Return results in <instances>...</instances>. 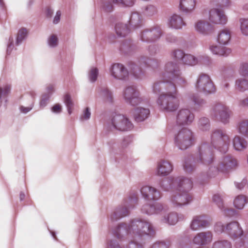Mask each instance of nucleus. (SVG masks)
I'll list each match as a JSON object with an SVG mask.
<instances>
[{
  "label": "nucleus",
  "instance_id": "nucleus-1",
  "mask_svg": "<svg viewBox=\"0 0 248 248\" xmlns=\"http://www.w3.org/2000/svg\"><path fill=\"white\" fill-rule=\"evenodd\" d=\"M161 78V80L155 82L152 86L154 93H160L158 97L157 104L162 110L174 112L179 106L175 84L184 86L186 82L181 77L178 64L172 62L165 64L164 72Z\"/></svg>",
  "mask_w": 248,
  "mask_h": 248
},
{
  "label": "nucleus",
  "instance_id": "nucleus-2",
  "mask_svg": "<svg viewBox=\"0 0 248 248\" xmlns=\"http://www.w3.org/2000/svg\"><path fill=\"white\" fill-rule=\"evenodd\" d=\"M113 233L119 238L130 234L133 237L126 248H143L146 239L154 237L155 234L152 224L141 218L131 219L129 223L122 222L118 224Z\"/></svg>",
  "mask_w": 248,
  "mask_h": 248
},
{
  "label": "nucleus",
  "instance_id": "nucleus-3",
  "mask_svg": "<svg viewBox=\"0 0 248 248\" xmlns=\"http://www.w3.org/2000/svg\"><path fill=\"white\" fill-rule=\"evenodd\" d=\"M194 119V115L188 109H181L177 112V124L174 126L177 133L174 134V141L175 146L181 150H186L194 144L193 133L184 126L191 124Z\"/></svg>",
  "mask_w": 248,
  "mask_h": 248
},
{
  "label": "nucleus",
  "instance_id": "nucleus-4",
  "mask_svg": "<svg viewBox=\"0 0 248 248\" xmlns=\"http://www.w3.org/2000/svg\"><path fill=\"white\" fill-rule=\"evenodd\" d=\"M214 147L207 142L202 143L198 151L190 156L185 157L183 164L184 170L190 172L194 170L196 163L209 165L215 162Z\"/></svg>",
  "mask_w": 248,
  "mask_h": 248
},
{
  "label": "nucleus",
  "instance_id": "nucleus-5",
  "mask_svg": "<svg viewBox=\"0 0 248 248\" xmlns=\"http://www.w3.org/2000/svg\"><path fill=\"white\" fill-rule=\"evenodd\" d=\"M226 229V234L235 241L236 248L242 247L246 243L248 244V231L245 233L238 222L232 221L227 223Z\"/></svg>",
  "mask_w": 248,
  "mask_h": 248
},
{
  "label": "nucleus",
  "instance_id": "nucleus-6",
  "mask_svg": "<svg viewBox=\"0 0 248 248\" xmlns=\"http://www.w3.org/2000/svg\"><path fill=\"white\" fill-rule=\"evenodd\" d=\"M138 202V198L136 194L130 195L127 199L124 201L123 204L119 205L115 209L110 215L109 220L112 222H116L128 216L130 214V210L135 208Z\"/></svg>",
  "mask_w": 248,
  "mask_h": 248
},
{
  "label": "nucleus",
  "instance_id": "nucleus-7",
  "mask_svg": "<svg viewBox=\"0 0 248 248\" xmlns=\"http://www.w3.org/2000/svg\"><path fill=\"white\" fill-rule=\"evenodd\" d=\"M160 187L165 191L170 189H180L181 186L186 190L192 188V182L190 179L183 177H168L163 179L159 183Z\"/></svg>",
  "mask_w": 248,
  "mask_h": 248
},
{
  "label": "nucleus",
  "instance_id": "nucleus-8",
  "mask_svg": "<svg viewBox=\"0 0 248 248\" xmlns=\"http://www.w3.org/2000/svg\"><path fill=\"white\" fill-rule=\"evenodd\" d=\"M131 141V139L129 136L124 138L122 142L121 143V147L122 148L127 147L130 144ZM108 145L111 150V157L113 158L116 162L120 163L121 161H124L127 158V156L120 148L119 143L115 140H110L108 141Z\"/></svg>",
  "mask_w": 248,
  "mask_h": 248
},
{
  "label": "nucleus",
  "instance_id": "nucleus-9",
  "mask_svg": "<svg viewBox=\"0 0 248 248\" xmlns=\"http://www.w3.org/2000/svg\"><path fill=\"white\" fill-rule=\"evenodd\" d=\"M211 142L215 149H217L222 154L227 153L230 140L229 137L223 131L220 129L212 130Z\"/></svg>",
  "mask_w": 248,
  "mask_h": 248
},
{
  "label": "nucleus",
  "instance_id": "nucleus-10",
  "mask_svg": "<svg viewBox=\"0 0 248 248\" xmlns=\"http://www.w3.org/2000/svg\"><path fill=\"white\" fill-rule=\"evenodd\" d=\"M163 35L162 31L158 25L146 28L140 31V40L143 43H154L160 39Z\"/></svg>",
  "mask_w": 248,
  "mask_h": 248
},
{
  "label": "nucleus",
  "instance_id": "nucleus-11",
  "mask_svg": "<svg viewBox=\"0 0 248 248\" xmlns=\"http://www.w3.org/2000/svg\"><path fill=\"white\" fill-rule=\"evenodd\" d=\"M191 189L186 190L182 186H181V189L177 188L175 190L177 192L170 197V202L172 204L176 207H180L190 203L191 202L192 197L188 192Z\"/></svg>",
  "mask_w": 248,
  "mask_h": 248
},
{
  "label": "nucleus",
  "instance_id": "nucleus-12",
  "mask_svg": "<svg viewBox=\"0 0 248 248\" xmlns=\"http://www.w3.org/2000/svg\"><path fill=\"white\" fill-rule=\"evenodd\" d=\"M110 124L114 129L120 131H130L134 127L133 124L127 117L120 114L112 117Z\"/></svg>",
  "mask_w": 248,
  "mask_h": 248
},
{
  "label": "nucleus",
  "instance_id": "nucleus-13",
  "mask_svg": "<svg viewBox=\"0 0 248 248\" xmlns=\"http://www.w3.org/2000/svg\"><path fill=\"white\" fill-rule=\"evenodd\" d=\"M123 96L125 103L133 107L139 105L142 101L139 91L133 86L125 87L123 91Z\"/></svg>",
  "mask_w": 248,
  "mask_h": 248
},
{
  "label": "nucleus",
  "instance_id": "nucleus-14",
  "mask_svg": "<svg viewBox=\"0 0 248 248\" xmlns=\"http://www.w3.org/2000/svg\"><path fill=\"white\" fill-rule=\"evenodd\" d=\"M195 87L199 91L204 93H212L215 91L214 84L209 76L205 74H202L197 80Z\"/></svg>",
  "mask_w": 248,
  "mask_h": 248
},
{
  "label": "nucleus",
  "instance_id": "nucleus-15",
  "mask_svg": "<svg viewBox=\"0 0 248 248\" xmlns=\"http://www.w3.org/2000/svg\"><path fill=\"white\" fill-rule=\"evenodd\" d=\"M213 115L216 120L225 124L229 122L230 113L229 108L226 106L217 104L213 108Z\"/></svg>",
  "mask_w": 248,
  "mask_h": 248
},
{
  "label": "nucleus",
  "instance_id": "nucleus-16",
  "mask_svg": "<svg viewBox=\"0 0 248 248\" xmlns=\"http://www.w3.org/2000/svg\"><path fill=\"white\" fill-rule=\"evenodd\" d=\"M112 77L117 80L125 81L129 76V71L123 64L116 63L112 64L110 68Z\"/></svg>",
  "mask_w": 248,
  "mask_h": 248
},
{
  "label": "nucleus",
  "instance_id": "nucleus-17",
  "mask_svg": "<svg viewBox=\"0 0 248 248\" xmlns=\"http://www.w3.org/2000/svg\"><path fill=\"white\" fill-rule=\"evenodd\" d=\"M138 48L137 44L133 40L125 39L120 43L119 50L122 54L131 56L136 53Z\"/></svg>",
  "mask_w": 248,
  "mask_h": 248
},
{
  "label": "nucleus",
  "instance_id": "nucleus-18",
  "mask_svg": "<svg viewBox=\"0 0 248 248\" xmlns=\"http://www.w3.org/2000/svg\"><path fill=\"white\" fill-rule=\"evenodd\" d=\"M140 191L142 198L147 201L155 202L161 198L160 192L155 188L150 186H143Z\"/></svg>",
  "mask_w": 248,
  "mask_h": 248
},
{
  "label": "nucleus",
  "instance_id": "nucleus-19",
  "mask_svg": "<svg viewBox=\"0 0 248 248\" xmlns=\"http://www.w3.org/2000/svg\"><path fill=\"white\" fill-rule=\"evenodd\" d=\"M165 210L166 207L160 202H154L153 204H145L143 205L141 208V212L148 215L157 214Z\"/></svg>",
  "mask_w": 248,
  "mask_h": 248
},
{
  "label": "nucleus",
  "instance_id": "nucleus-20",
  "mask_svg": "<svg viewBox=\"0 0 248 248\" xmlns=\"http://www.w3.org/2000/svg\"><path fill=\"white\" fill-rule=\"evenodd\" d=\"M213 235L210 231L197 233L193 239L194 244L204 246L210 243L212 240Z\"/></svg>",
  "mask_w": 248,
  "mask_h": 248
},
{
  "label": "nucleus",
  "instance_id": "nucleus-21",
  "mask_svg": "<svg viewBox=\"0 0 248 248\" xmlns=\"http://www.w3.org/2000/svg\"><path fill=\"white\" fill-rule=\"evenodd\" d=\"M213 15L209 12V20L215 24L224 25L226 23L227 17L221 10L216 8L213 11Z\"/></svg>",
  "mask_w": 248,
  "mask_h": 248
},
{
  "label": "nucleus",
  "instance_id": "nucleus-22",
  "mask_svg": "<svg viewBox=\"0 0 248 248\" xmlns=\"http://www.w3.org/2000/svg\"><path fill=\"white\" fill-rule=\"evenodd\" d=\"M79 227V243L80 247H81V243H83L84 241L88 243V239L90 237V233L87 229L86 224L82 217H79L77 221Z\"/></svg>",
  "mask_w": 248,
  "mask_h": 248
},
{
  "label": "nucleus",
  "instance_id": "nucleus-23",
  "mask_svg": "<svg viewBox=\"0 0 248 248\" xmlns=\"http://www.w3.org/2000/svg\"><path fill=\"white\" fill-rule=\"evenodd\" d=\"M220 171L226 172L237 165L236 160L230 156H224L220 162Z\"/></svg>",
  "mask_w": 248,
  "mask_h": 248
},
{
  "label": "nucleus",
  "instance_id": "nucleus-24",
  "mask_svg": "<svg viewBox=\"0 0 248 248\" xmlns=\"http://www.w3.org/2000/svg\"><path fill=\"white\" fill-rule=\"evenodd\" d=\"M150 111L148 108L138 107L135 109L134 118L137 123H140L144 121L149 116Z\"/></svg>",
  "mask_w": 248,
  "mask_h": 248
},
{
  "label": "nucleus",
  "instance_id": "nucleus-25",
  "mask_svg": "<svg viewBox=\"0 0 248 248\" xmlns=\"http://www.w3.org/2000/svg\"><path fill=\"white\" fill-rule=\"evenodd\" d=\"M195 29L199 33L203 35H209L214 31L213 26L207 22L200 21L195 25Z\"/></svg>",
  "mask_w": 248,
  "mask_h": 248
},
{
  "label": "nucleus",
  "instance_id": "nucleus-26",
  "mask_svg": "<svg viewBox=\"0 0 248 248\" xmlns=\"http://www.w3.org/2000/svg\"><path fill=\"white\" fill-rule=\"evenodd\" d=\"M173 166L170 163L164 160L158 165L157 174L158 175L167 176L171 172Z\"/></svg>",
  "mask_w": 248,
  "mask_h": 248
},
{
  "label": "nucleus",
  "instance_id": "nucleus-27",
  "mask_svg": "<svg viewBox=\"0 0 248 248\" xmlns=\"http://www.w3.org/2000/svg\"><path fill=\"white\" fill-rule=\"evenodd\" d=\"M195 0H180L179 10L185 13L191 12L195 6Z\"/></svg>",
  "mask_w": 248,
  "mask_h": 248
},
{
  "label": "nucleus",
  "instance_id": "nucleus-28",
  "mask_svg": "<svg viewBox=\"0 0 248 248\" xmlns=\"http://www.w3.org/2000/svg\"><path fill=\"white\" fill-rule=\"evenodd\" d=\"M114 30L118 37H125L130 32V29L126 24L117 23L115 25Z\"/></svg>",
  "mask_w": 248,
  "mask_h": 248
},
{
  "label": "nucleus",
  "instance_id": "nucleus-29",
  "mask_svg": "<svg viewBox=\"0 0 248 248\" xmlns=\"http://www.w3.org/2000/svg\"><path fill=\"white\" fill-rule=\"evenodd\" d=\"M128 67L136 79H141L144 77V71L133 62H129Z\"/></svg>",
  "mask_w": 248,
  "mask_h": 248
},
{
  "label": "nucleus",
  "instance_id": "nucleus-30",
  "mask_svg": "<svg viewBox=\"0 0 248 248\" xmlns=\"http://www.w3.org/2000/svg\"><path fill=\"white\" fill-rule=\"evenodd\" d=\"M184 216L178 215L177 213L171 212L165 216L162 219L163 221L170 225H175L178 221L183 219Z\"/></svg>",
  "mask_w": 248,
  "mask_h": 248
},
{
  "label": "nucleus",
  "instance_id": "nucleus-31",
  "mask_svg": "<svg viewBox=\"0 0 248 248\" xmlns=\"http://www.w3.org/2000/svg\"><path fill=\"white\" fill-rule=\"evenodd\" d=\"M186 25L183 18L176 14H173L170 19L169 26L170 28L180 29Z\"/></svg>",
  "mask_w": 248,
  "mask_h": 248
},
{
  "label": "nucleus",
  "instance_id": "nucleus-32",
  "mask_svg": "<svg viewBox=\"0 0 248 248\" xmlns=\"http://www.w3.org/2000/svg\"><path fill=\"white\" fill-rule=\"evenodd\" d=\"M208 224V221L203 219V217L196 216L193 217L190 227L192 230H196L200 227H204Z\"/></svg>",
  "mask_w": 248,
  "mask_h": 248
},
{
  "label": "nucleus",
  "instance_id": "nucleus-33",
  "mask_svg": "<svg viewBox=\"0 0 248 248\" xmlns=\"http://www.w3.org/2000/svg\"><path fill=\"white\" fill-rule=\"evenodd\" d=\"M209 49L213 54L220 56L226 57L231 52L230 49L224 46L213 45L210 46Z\"/></svg>",
  "mask_w": 248,
  "mask_h": 248
},
{
  "label": "nucleus",
  "instance_id": "nucleus-34",
  "mask_svg": "<svg viewBox=\"0 0 248 248\" xmlns=\"http://www.w3.org/2000/svg\"><path fill=\"white\" fill-rule=\"evenodd\" d=\"M189 99L198 110L202 109L206 104V100L196 94H192Z\"/></svg>",
  "mask_w": 248,
  "mask_h": 248
},
{
  "label": "nucleus",
  "instance_id": "nucleus-35",
  "mask_svg": "<svg viewBox=\"0 0 248 248\" xmlns=\"http://www.w3.org/2000/svg\"><path fill=\"white\" fill-rule=\"evenodd\" d=\"M217 41L221 45H227L231 40V34L228 29L223 30L217 36Z\"/></svg>",
  "mask_w": 248,
  "mask_h": 248
},
{
  "label": "nucleus",
  "instance_id": "nucleus-36",
  "mask_svg": "<svg viewBox=\"0 0 248 248\" xmlns=\"http://www.w3.org/2000/svg\"><path fill=\"white\" fill-rule=\"evenodd\" d=\"M115 4L118 5L115 0H101V9L105 13H110L113 11Z\"/></svg>",
  "mask_w": 248,
  "mask_h": 248
},
{
  "label": "nucleus",
  "instance_id": "nucleus-37",
  "mask_svg": "<svg viewBox=\"0 0 248 248\" xmlns=\"http://www.w3.org/2000/svg\"><path fill=\"white\" fill-rule=\"evenodd\" d=\"M232 144L234 149L238 151L246 149L247 146V143L243 138L235 136L232 140Z\"/></svg>",
  "mask_w": 248,
  "mask_h": 248
},
{
  "label": "nucleus",
  "instance_id": "nucleus-38",
  "mask_svg": "<svg viewBox=\"0 0 248 248\" xmlns=\"http://www.w3.org/2000/svg\"><path fill=\"white\" fill-rule=\"evenodd\" d=\"M129 25L133 29H136L141 26V17L137 12H132L128 20Z\"/></svg>",
  "mask_w": 248,
  "mask_h": 248
},
{
  "label": "nucleus",
  "instance_id": "nucleus-39",
  "mask_svg": "<svg viewBox=\"0 0 248 248\" xmlns=\"http://www.w3.org/2000/svg\"><path fill=\"white\" fill-rule=\"evenodd\" d=\"M29 35V32L26 28L22 27L18 31L16 38V45L20 46L22 43L25 41Z\"/></svg>",
  "mask_w": 248,
  "mask_h": 248
},
{
  "label": "nucleus",
  "instance_id": "nucleus-40",
  "mask_svg": "<svg viewBox=\"0 0 248 248\" xmlns=\"http://www.w3.org/2000/svg\"><path fill=\"white\" fill-rule=\"evenodd\" d=\"M198 126L201 131H209L211 128V123L209 119L206 117H201L198 122Z\"/></svg>",
  "mask_w": 248,
  "mask_h": 248
},
{
  "label": "nucleus",
  "instance_id": "nucleus-41",
  "mask_svg": "<svg viewBox=\"0 0 248 248\" xmlns=\"http://www.w3.org/2000/svg\"><path fill=\"white\" fill-rule=\"evenodd\" d=\"M248 202V197L243 195H238L234 200L233 205L237 209L241 210Z\"/></svg>",
  "mask_w": 248,
  "mask_h": 248
},
{
  "label": "nucleus",
  "instance_id": "nucleus-42",
  "mask_svg": "<svg viewBox=\"0 0 248 248\" xmlns=\"http://www.w3.org/2000/svg\"><path fill=\"white\" fill-rule=\"evenodd\" d=\"M182 62L188 66H194L198 63V59L193 55L186 53Z\"/></svg>",
  "mask_w": 248,
  "mask_h": 248
},
{
  "label": "nucleus",
  "instance_id": "nucleus-43",
  "mask_svg": "<svg viewBox=\"0 0 248 248\" xmlns=\"http://www.w3.org/2000/svg\"><path fill=\"white\" fill-rule=\"evenodd\" d=\"M236 89L240 92H243L248 90V80L240 78L235 81Z\"/></svg>",
  "mask_w": 248,
  "mask_h": 248
},
{
  "label": "nucleus",
  "instance_id": "nucleus-44",
  "mask_svg": "<svg viewBox=\"0 0 248 248\" xmlns=\"http://www.w3.org/2000/svg\"><path fill=\"white\" fill-rule=\"evenodd\" d=\"M214 164L215 162L209 165H205L208 167V170L206 172V175L208 177H215L220 171V166L217 167Z\"/></svg>",
  "mask_w": 248,
  "mask_h": 248
},
{
  "label": "nucleus",
  "instance_id": "nucleus-45",
  "mask_svg": "<svg viewBox=\"0 0 248 248\" xmlns=\"http://www.w3.org/2000/svg\"><path fill=\"white\" fill-rule=\"evenodd\" d=\"M104 99L107 102L112 104L113 97L112 93L108 88H103L101 91Z\"/></svg>",
  "mask_w": 248,
  "mask_h": 248
},
{
  "label": "nucleus",
  "instance_id": "nucleus-46",
  "mask_svg": "<svg viewBox=\"0 0 248 248\" xmlns=\"http://www.w3.org/2000/svg\"><path fill=\"white\" fill-rule=\"evenodd\" d=\"M63 101L67 108L68 114L71 115L72 112L74 103L69 94L67 93L64 95L63 97Z\"/></svg>",
  "mask_w": 248,
  "mask_h": 248
},
{
  "label": "nucleus",
  "instance_id": "nucleus-47",
  "mask_svg": "<svg viewBox=\"0 0 248 248\" xmlns=\"http://www.w3.org/2000/svg\"><path fill=\"white\" fill-rule=\"evenodd\" d=\"M212 248H232V245L228 240H219L214 243Z\"/></svg>",
  "mask_w": 248,
  "mask_h": 248
},
{
  "label": "nucleus",
  "instance_id": "nucleus-48",
  "mask_svg": "<svg viewBox=\"0 0 248 248\" xmlns=\"http://www.w3.org/2000/svg\"><path fill=\"white\" fill-rule=\"evenodd\" d=\"M238 131L240 134L248 137V120L240 123Z\"/></svg>",
  "mask_w": 248,
  "mask_h": 248
},
{
  "label": "nucleus",
  "instance_id": "nucleus-49",
  "mask_svg": "<svg viewBox=\"0 0 248 248\" xmlns=\"http://www.w3.org/2000/svg\"><path fill=\"white\" fill-rule=\"evenodd\" d=\"M47 45L49 47L54 48L58 46L59 40L56 34L51 35L47 39Z\"/></svg>",
  "mask_w": 248,
  "mask_h": 248
},
{
  "label": "nucleus",
  "instance_id": "nucleus-50",
  "mask_svg": "<svg viewBox=\"0 0 248 248\" xmlns=\"http://www.w3.org/2000/svg\"><path fill=\"white\" fill-rule=\"evenodd\" d=\"M240 24L242 33L245 36H248V19H240Z\"/></svg>",
  "mask_w": 248,
  "mask_h": 248
},
{
  "label": "nucleus",
  "instance_id": "nucleus-51",
  "mask_svg": "<svg viewBox=\"0 0 248 248\" xmlns=\"http://www.w3.org/2000/svg\"><path fill=\"white\" fill-rule=\"evenodd\" d=\"M98 70L96 67H93L89 73V79L91 82H95L98 76Z\"/></svg>",
  "mask_w": 248,
  "mask_h": 248
},
{
  "label": "nucleus",
  "instance_id": "nucleus-52",
  "mask_svg": "<svg viewBox=\"0 0 248 248\" xmlns=\"http://www.w3.org/2000/svg\"><path fill=\"white\" fill-rule=\"evenodd\" d=\"M151 58L148 57L140 56L138 58V62L140 66L150 68V62L149 61H151Z\"/></svg>",
  "mask_w": 248,
  "mask_h": 248
},
{
  "label": "nucleus",
  "instance_id": "nucleus-53",
  "mask_svg": "<svg viewBox=\"0 0 248 248\" xmlns=\"http://www.w3.org/2000/svg\"><path fill=\"white\" fill-rule=\"evenodd\" d=\"M221 210L224 215L228 217L236 218L238 215L237 211L234 209H226L224 207V209Z\"/></svg>",
  "mask_w": 248,
  "mask_h": 248
},
{
  "label": "nucleus",
  "instance_id": "nucleus-54",
  "mask_svg": "<svg viewBox=\"0 0 248 248\" xmlns=\"http://www.w3.org/2000/svg\"><path fill=\"white\" fill-rule=\"evenodd\" d=\"M185 54L186 53L184 51L180 49H176L172 52V57L176 61L182 62Z\"/></svg>",
  "mask_w": 248,
  "mask_h": 248
},
{
  "label": "nucleus",
  "instance_id": "nucleus-55",
  "mask_svg": "<svg viewBox=\"0 0 248 248\" xmlns=\"http://www.w3.org/2000/svg\"><path fill=\"white\" fill-rule=\"evenodd\" d=\"M51 97L50 93H44L42 95L40 101L39 103L40 107L44 108L46 106L50 98Z\"/></svg>",
  "mask_w": 248,
  "mask_h": 248
},
{
  "label": "nucleus",
  "instance_id": "nucleus-56",
  "mask_svg": "<svg viewBox=\"0 0 248 248\" xmlns=\"http://www.w3.org/2000/svg\"><path fill=\"white\" fill-rule=\"evenodd\" d=\"M213 201L220 210L224 209V206L223 204V200L219 194H215L213 196Z\"/></svg>",
  "mask_w": 248,
  "mask_h": 248
},
{
  "label": "nucleus",
  "instance_id": "nucleus-57",
  "mask_svg": "<svg viewBox=\"0 0 248 248\" xmlns=\"http://www.w3.org/2000/svg\"><path fill=\"white\" fill-rule=\"evenodd\" d=\"M226 224L224 225L221 222H218L216 223L214 226L215 231L218 233H223V232L226 233Z\"/></svg>",
  "mask_w": 248,
  "mask_h": 248
},
{
  "label": "nucleus",
  "instance_id": "nucleus-58",
  "mask_svg": "<svg viewBox=\"0 0 248 248\" xmlns=\"http://www.w3.org/2000/svg\"><path fill=\"white\" fill-rule=\"evenodd\" d=\"M117 1L118 5H122L125 7L133 6L135 2V0H115Z\"/></svg>",
  "mask_w": 248,
  "mask_h": 248
},
{
  "label": "nucleus",
  "instance_id": "nucleus-59",
  "mask_svg": "<svg viewBox=\"0 0 248 248\" xmlns=\"http://www.w3.org/2000/svg\"><path fill=\"white\" fill-rule=\"evenodd\" d=\"M156 12V9L155 6L149 5L146 6L144 9V14L147 16H152Z\"/></svg>",
  "mask_w": 248,
  "mask_h": 248
},
{
  "label": "nucleus",
  "instance_id": "nucleus-60",
  "mask_svg": "<svg viewBox=\"0 0 248 248\" xmlns=\"http://www.w3.org/2000/svg\"><path fill=\"white\" fill-rule=\"evenodd\" d=\"M105 248H123L116 240H110L106 243Z\"/></svg>",
  "mask_w": 248,
  "mask_h": 248
},
{
  "label": "nucleus",
  "instance_id": "nucleus-61",
  "mask_svg": "<svg viewBox=\"0 0 248 248\" xmlns=\"http://www.w3.org/2000/svg\"><path fill=\"white\" fill-rule=\"evenodd\" d=\"M169 243L165 241H158L155 243L151 248H168Z\"/></svg>",
  "mask_w": 248,
  "mask_h": 248
},
{
  "label": "nucleus",
  "instance_id": "nucleus-62",
  "mask_svg": "<svg viewBox=\"0 0 248 248\" xmlns=\"http://www.w3.org/2000/svg\"><path fill=\"white\" fill-rule=\"evenodd\" d=\"M14 47V38L12 36H10L7 43L6 56L10 55L11 54Z\"/></svg>",
  "mask_w": 248,
  "mask_h": 248
},
{
  "label": "nucleus",
  "instance_id": "nucleus-63",
  "mask_svg": "<svg viewBox=\"0 0 248 248\" xmlns=\"http://www.w3.org/2000/svg\"><path fill=\"white\" fill-rule=\"evenodd\" d=\"M240 74L243 76H248V63H242L239 70Z\"/></svg>",
  "mask_w": 248,
  "mask_h": 248
},
{
  "label": "nucleus",
  "instance_id": "nucleus-64",
  "mask_svg": "<svg viewBox=\"0 0 248 248\" xmlns=\"http://www.w3.org/2000/svg\"><path fill=\"white\" fill-rule=\"evenodd\" d=\"M197 58L198 59V63L209 65L211 63V59L209 57L201 56Z\"/></svg>",
  "mask_w": 248,
  "mask_h": 248
}]
</instances>
